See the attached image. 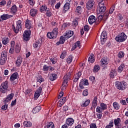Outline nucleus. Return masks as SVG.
I'll return each mask as SVG.
<instances>
[{
    "label": "nucleus",
    "mask_w": 128,
    "mask_h": 128,
    "mask_svg": "<svg viewBox=\"0 0 128 128\" xmlns=\"http://www.w3.org/2000/svg\"><path fill=\"white\" fill-rule=\"evenodd\" d=\"M58 28H54L52 32H48L47 34V36L48 38H50V40H54L58 36Z\"/></svg>",
    "instance_id": "f257e3e1"
},
{
    "label": "nucleus",
    "mask_w": 128,
    "mask_h": 128,
    "mask_svg": "<svg viewBox=\"0 0 128 128\" xmlns=\"http://www.w3.org/2000/svg\"><path fill=\"white\" fill-rule=\"evenodd\" d=\"M115 86L118 90H124L126 88V83L124 82H120L119 81H116L115 82Z\"/></svg>",
    "instance_id": "f03ea898"
},
{
    "label": "nucleus",
    "mask_w": 128,
    "mask_h": 128,
    "mask_svg": "<svg viewBox=\"0 0 128 128\" xmlns=\"http://www.w3.org/2000/svg\"><path fill=\"white\" fill-rule=\"evenodd\" d=\"M8 81L6 80L0 86V92L2 94H6L8 89Z\"/></svg>",
    "instance_id": "7ed1b4c3"
},
{
    "label": "nucleus",
    "mask_w": 128,
    "mask_h": 128,
    "mask_svg": "<svg viewBox=\"0 0 128 128\" xmlns=\"http://www.w3.org/2000/svg\"><path fill=\"white\" fill-rule=\"evenodd\" d=\"M106 8L104 6V2H99L97 8L98 14H104L106 12Z\"/></svg>",
    "instance_id": "20e7f679"
},
{
    "label": "nucleus",
    "mask_w": 128,
    "mask_h": 128,
    "mask_svg": "<svg viewBox=\"0 0 128 128\" xmlns=\"http://www.w3.org/2000/svg\"><path fill=\"white\" fill-rule=\"evenodd\" d=\"M16 27L14 25H12V30L15 34H18L19 32L22 30V20H18L16 22Z\"/></svg>",
    "instance_id": "39448f33"
},
{
    "label": "nucleus",
    "mask_w": 128,
    "mask_h": 128,
    "mask_svg": "<svg viewBox=\"0 0 128 128\" xmlns=\"http://www.w3.org/2000/svg\"><path fill=\"white\" fill-rule=\"evenodd\" d=\"M126 40V35L124 32L120 34L116 38V40L118 42H124Z\"/></svg>",
    "instance_id": "423d86ee"
},
{
    "label": "nucleus",
    "mask_w": 128,
    "mask_h": 128,
    "mask_svg": "<svg viewBox=\"0 0 128 128\" xmlns=\"http://www.w3.org/2000/svg\"><path fill=\"white\" fill-rule=\"evenodd\" d=\"M30 30H26L23 34V39L26 41L30 40Z\"/></svg>",
    "instance_id": "0eeeda50"
},
{
    "label": "nucleus",
    "mask_w": 128,
    "mask_h": 128,
    "mask_svg": "<svg viewBox=\"0 0 128 128\" xmlns=\"http://www.w3.org/2000/svg\"><path fill=\"white\" fill-rule=\"evenodd\" d=\"M114 122L115 128H122V120H120V118L114 119Z\"/></svg>",
    "instance_id": "6e6552de"
},
{
    "label": "nucleus",
    "mask_w": 128,
    "mask_h": 128,
    "mask_svg": "<svg viewBox=\"0 0 128 128\" xmlns=\"http://www.w3.org/2000/svg\"><path fill=\"white\" fill-rule=\"evenodd\" d=\"M108 16H110V12H106L103 15H100L98 16V20H99V22H102V20H108Z\"/></svg>",
    "instance_id": "1a4fd4ad"
},
{
    "label": "nucleus",
    "mask_w": 128,
    "mask_h": 128,
    "mask_svg": "<svg viewBox=\"0 0 128 128\" xmlns=\"http://www.w3.org/2000/svg\"><path fill=\"white\" fill-rule=\"evenodd\" d=\"M94 6V0H89L88 1L86 4V8L87 10H92V8Z\"/></svg>",
    "instance_id": "9d476101"
},
{
    "label": "nucleus",
    "mask_w": 128,
    "mask_h": 128,
    "mask_svg": "<svg viewBox=\"0 0 128 128\" xmlns=\"http://www.w3.org/2000/svg\"><path fill=\"white\" fill-rule=\"evenodd\" d=\"M100 40L102 44H104L106 40V31H103L100 36Z\"/></svg>",
    "instance_id": "9b49d317"
},
{
    "label": "nucleus",
    "mask_w": 128,
    "mask_h": 128,
    "mask_svg": "<svg viewBox=\"0 0 128 128\" xmlns=\"http://www.w3.org/2000/svg\"><path fill=\"white\" fill-rule=\"evenodd\" d=\"M42 42V38H40L35 43L33 44L34 48H40Z\"/></svg>",
    "instance_id": "f8f14e48"
},
{
    "label": "nucleus",
    "mask_w": 128,
    "mask_h": 128,
    "mask_svg": "<svg viewBox=\"0 0 128 128\" xmlns=\"http://www.w3.org/2000/svg\"><path fill=\"white\" fill-rule=\"evenodd\" d=\"M42 87H40L37 90L36 92H35L34 94V100H38L40 96V94H42Z\"/></svg>",
    "instance_id": "ddd939ff"
},
{
    "label": "nucleus",
    "mask_w": 128,
    "mask_h": 128,
    "mask_svg": "<svg viewBox=\"0 0 128 128\" xmlns=\"http://www.w3.org/2000/svg\"><path fill=\"white\" fill-rule=\"evenodd\" d=\"M88 20L90 24H92L95 22L96 20H98V22H100L98 20V18H97V19H96V16H90L88 18Z\"/></svg>",
    "instance_id": "4468645a"
},
{
    "label": "nucleus",
    "mask_w": 128,
    "mask_h": 128,
    "mask_svg": "<svg viewBox=\"0 0 128 128\" xmlns=\"http://www.w3.org/2000/svg\"><path fill=\"white\" fill-rule=\"evenodd\" d=\"M74 36V32L72 30L66 31L65 34H64V36L66 40H68L70 38Z\"/></svg>",
    "instance_id": "2eb2a0df"
},
{
    "label": "nucleus",
    "mask_w": 128,
    "mask_h": 128,
    "mask_svg": "<svg viewBox=\"0 0 128 128\" xmlns=\"http://www.w3.org/2000/svg\"><path fill=\"white\" fill-rule=\"evenodd\" d=\"M26 28H27V30H30V28H32V21L30 20H28V19H27L26 20Z\"/></svg>",
    "instance_id": "dca6fc26"
},
{
    "label": "nucleus",
    "mask_w": 128,
    "mask_h": 128,
    "mask_svg": "<svg viewBox=\"0 0 128 128\" xmlns=\"http://www.w3.org/2000/svg\"><path fill=\"white\" fill-rule=\"evenodd\" d=\"M100 62V66H104V64H108V60L106 57L103 58L101 59Z\"/></svg>",
    "instance_id": "f3484780"
},
{
    "label": "nucleus",
    "mask_w": 128,
    "mask_h": 128,
    "mask_svg": "<svg viewBox=\"0 0 128 128\" xmlns=\"http://www.w3.org/2000/svg\"><path fill=\"white\" fill-rule=\"evenodd\" d=\"M14 94L12 93L9 94L8 96H7L6 99L4 100V104H6V102H10L14 98Z\"/></svg>",
    "instance_id": "a211bd4d"
},
{
    "label": "nucleus",
    "mask_w": 128,
    "mask_h": 128,
    "mask_svg": "<svg viewBox=\"0 0 128 128\" xmlns=\"http://www.w3.org/2000/svg\"><path fill=\"white\" fill-rule=\"evenodd\" d=\"M80 48V41H78L72 44L71 51L73 52V50H76V48Z\"/></svg>",
    "instance_id": "6ab92c4d"
},
{
    "label": "nucleus",
    "mask_w": 128,
    "mask_h": 128,
    "mask_svg": "<svg viewBox=\"0 0 128 128\" xmlns=\"http://www.w3.org/2000/svg\"><path fill=\"white\" fill-rule=\"evenodd\" d=\"M49 80H51V82H54V80H56V79L58 78V75L56 74H50L48 76Z\"/></svg>",
    "instance_id": "aec40b11"
},
{
    "label": "nucleus",
    "mask_w": 128,
    "mask_h": 128,
    "mask_svg": "<svg viewBox=\"0 0 128 128\" xmlns=\"http://www.w3.org/2000/svg\"><path fill=\"white\" fill-rule=\"evenodd\" d=\"M12 18V15L4 14L0 16V18L2 20H8V18Z\"/></svg>",
    "instance_id": "412c9836"
},
{
    "label": "nucleus",
    "mask_w": 128,
    "mask_h": 128,
    "mask_svg": "<svg viewBox=\"0 0 128 128\" xmlns=\"http://www.w3.org/2000/svg\"><path fill=\"white\" fill-rule=\"evenodd\" d=\"M18 77V74L16 72L11 75V76H10V82H12L14 80H16Z\"/></svg>",
    "instance_id": "4be33fe9"
},
{
    "label": "nucleus",
    "mask_w": 128,
    "mask_h": 128,
    "mask_svg": "<svg viewBox=\"0 0 128 128\" xmlns=\"http://www.w3.org/2000/svg\"><path fill=\"white\" fill-rule=\"evenodd\" d=\"M65 42L66 38H64V36H60L59 41L56 42V44H57V46H60V44H64Z\"/></svg>",
    "instance_id": "5701e85b"
},
{
    "label": "nucleus",
    "mask_w": 128,
    "mask_h": 128,
    "mask_svg": "<svg viewBox=\"0 0 128 128\" xmlns=\"http://www.w3.org/2000/svg\"><path fill=\"white\" fill-rule=\"evenodd\" d=\"M22 57L19 56L16 61V66L20 67L22 66Z\"/></svg>",
    "instance_id": "b1692460"
},
{
    "label": "nucleus",
    "mask_w": 128,
    "mask_h": 128,
    "mask_svg": "<svg viewBox=\"0 0 128 128\" xmlns=\"http://www.w3.org/2000/svg\"><path fill=\"white\" fill-rule=\"evenodd\" d=\"M24 128H32V123L30 121H24L23 122Z\"/></svg>",
    "instance_id": "393cba45"
},
{
    "label": "nucleus",
    "mask_w": 128,
    "mask_h": 128,
    "mask_svg": "<svg viewBox=\"0 0 128 128\" xmlns=\"http://www.w3.org/2000/svg\"><path fill=\"white\" fill-rule=\"evenodd\" d=\"M66 122L68 126H72L74 122V120L72 118H68L66 119Z\"/></svg>",
    "instance_id": "a878e982"
},
{
    "label": "nucleus",
    "mask_w": 128,
    "mask_h": 128,
    "mask_svg": "<svg viewBox=\"0 0 128 128\" xmlns=\"http://www.w3.org/2000/svg\"><path fill=\"white\" fill-rule=\"evenodd\" d=\"M30 14L31 16H36V14H38V10L34 8L31 9L30 12Z\"/></svg>",
    "instance_id": "bb28decb"
},
{
    "label": "nucleus",
    "mask_w": 128,
    "mask_h": 128,
    "mask_svg": "<svg viewBox=\"0 0 128 128\" xmlns=\"http://www.w3.org/2000/svg\"><path fill=\"white\" fill-rule=\"evenodd\" d=\"M82 76V72H78V74L74 75V82H76L80 78V76Z\"/></svg>",
    "instance_id": "cd10ccee"
},
{
    "label": "nucleus",
    "mask_w": 128,
    "mask_h": 128,
    "mask_svg": "<svg viewBox=\"0 0 128 128\" xmlns=\"http://www.w3.org/2000/svg\"><path fill=\"white\" fill-rule=\"evenodd\" d=\"M78 20H80V18H76L72 23V26L74 28H76V26H78Z\"/></svg>",
    "instance_id": "c85d7f7f"
},
{
    "label": "nucleus",
    "mask_w": 128,
    "mask_h": 128,
    "mask_svg": "<svg viewBox=\"0 0 128 128\" xmlns=\"http://www.w3.org/2000/svg\"><path fill=\"white\" fill-rule=\"evenodd\" d=\"M66 102V98L64 97L60 99L58 102V106H62Z\"/></svg>",
    "instance_id": "c756f323"
},
{
    "label": "nucleus",
    "mask_w": 128,
    "mask_h": 128,
    "mask_svg": "<svg viewBox=\"0 0 128 128\" xmlns=\"http://www.w3.org/2000/svg\"><path fill=\"white\" fill-rule=\"evenodd\" d=\"M68 80L66 78H64L63 83H62V86L61 87L62 90H66V84H68Z\"/></svg>",
    "instance_id": "7c9ffc66"
},
{
    "label": "nucleus",
    "mask_w": 128,
    "mask_h": 128,
    "mask_svg": "<svg viewBox=\"0 0 128 128\" xmlns=\"http://www.w3.org/2000/svg\"><path fill=\"white\" fill-rule=\"evenodd\" d=\"M18 12V7L16 4H14L11 8H10V12L12 14H16V13Z\"/></svg>",
    "instance_id": "2f4dec72"
},
{
    "label": "nucleus",
    "mask_w": 128,
    "mask_h": 128,
    "mask_svg": "<svg viewBox=\"0 0 128 128\" xmlns=\"http://www.w3.org/2000/svg\"><path fill=\"white\" fill-rule=\"evenodd\" d=\"M98 106V97L95 96L92 102V106L96 108V106Z\"/></svg>",
    "instance_id": "473e14b6"
},
{
    "label": "nucleus",
    "mask_w": 128,
    "mask_h": 128,
    "mask_svg": "<svg viewBox=\"0 0 128 128\" xmlns=\"http://www.w3.org/2000/svg\"><path fill=\"white\" fill-rule=\"evenodd\" d=\"M40 110H42V107H40V106H37L33 109L32 112L33 114H38Z\"/></svg>",
    "instance_id": "72a5a7b5"
},
{
    "label": "nucleus",
    "mask_w": 128,
    "mask_h": 128,
    "mask_svg": "<svg viewBox=\"0 0 128 128\" xmlns=\"http://www.w3.org/2000/svg\"><path fill=\"white\" fill-rule=\"evenodd\" d=\"M116 74H117L115 70H112L110 74V78H114L116 76Z\"/></svg>",
    "instance_id": "f704fd0d"
},
{
    "label": "nucleus",
    "mask_w": 128,
    "mask_h": 128,
    "mask_svg": "<svg viewBox=\"0 0 128 128\" xmlns=\"http://www.w3.org/2000/svg\"><path fill=\"white\" fill-rule=\"evenodd\" d=\"M1 58H6L8 60V51H2L1 54Z\"/></svg>",
    "instance_id": "c9c22d12"
},
{
    "label": "nucleus",
    "mask_w": 128,
    "mask_h": 128,
    "mask_svg": "<svg viewBox=\"0 0 128 128\" xmlns=\"http://www.w3.org/2000/svg\"><path fill=\"white\" fill-rule=\"evenodd\" d=\"M80 82L81 83V84H83L84 86H88L89 84L88 80L86 78L82 79Z\"/></svg>",
    "instance_id": "e433bc0d"
},
{
    "label": "nucleus",
    "mask_w": 128,
    "mask_h": 128,
    "mask_svg": "<svg viewBox=\"0 0 128 128\" xmlns=\"http://www.w3.org/2000/svg\"><path fill=\"white\" fill-rule=\"evenodd\" d=\"M88 62H92V64L94 62V54H91L89 56Z\"/></svg>",
    "instance_id": "4c0bfd02"
},
{
    "label": "nucleus",
    "mask_w": 128,
    "mask_h": 128,
    "mask_svg": "<svg viewBox=\"0 0 128 128\" xmlns=\"http://www.w3.org/2000/svg\"><path fill=\"white\" fill-rule=\"evenodd\" d=\"M113 106L114 108V110H120V104H118V102H114L113 103Z\"/></svg>",
    "instance_id": "58836bf2"
},
{
    "label": "nucleus",
    "mask_w": 128,
    "mask_h": 128,
    "mask_svg": "<svg viewBox=\"0 0 128 128\" xmlns=\"http://www.w3.org/2000/svg\"><path fill=\"white\" fill-rule=\"evenodd\" d=\"M100 107L103 110H108V105L105 104L104 103H100Z\"/></svg>",
    "instance_id": "ea45409f"
},
{
    "label": "nucleus",
    "mask_w": 128,
    "mask_h": 128,
    "mask_svg": "<svg viewBox=\"0 0 128 128\" xmlns=\"http://www.w3.org/2000/svg\"><path fill=\"white\" fill-rule=\"evenodd\" d=\"M44 128H54V124L52 122H48V124L44 126Z\"/></svg>",
    "instance_id": "a19ab883"
},
{
    "label": "nucleus",
    "mask_w": 128,
    "mask_h": 128,
    "mask_svg": "<svg viewBox=\"0 0 128 128\" xmlns=\"http://www.w3.org/2000/svg\"><path fill=\"white\" fill-rule=\"evenodd\" d=\"M90 100H88L86 101H85V102L82 104L81 106L82 108H86V106H88L90 104Z\"/></svg>",
    "instance_id": "79ce46f5"
},
{
    "label": "nucleus",
    "mask_w": 128,
    "mask_h": 128,
    "mask_svg": "<svg viewBox=\"0 0 128 128\" xmlns=\"http://www.w3.org/2000/svg\"><path fill=\"white\" fill-rule=\"evenodd\" d=\"M6 58L1 57L0 60V64L1 66H4V64H6Z\"/></svg>",
    "instance_id": "37998d69"
},
{
    "label": "nucleus",
    "mask_w": 128,
    "mask_h": 128,
    "mask_svg": "<svg viewBox=\"0 0 128 128\" xmlns=\"http://www.w3.org/2000/svg\"><path fill=\"white\" fill-rule=\"evenodd\" d=\"M15 52L16 54H18L20 52V46L18 44H16Z\"/></svg>",
    "instance_id": "c03bdc74"
},
{
    "label": "nucleus",
    "mask_w": 128,
    "mask_h": 128,
    "mask_svg": "<svg viewBox=\"0 0 128 128\" xmlns=\"http://www.w3.org/2000/svg\"><path fill=\"white\" fill-rule=\"evenodd\" d=\"M114 128V121L110 120L108 124L106 125L105 128Z\"/></svg>",
    "instance_id": "a18cd8bd"
},
{
    "label": "nucleus",
    "mask_w": 128,
    "mask_h": 128,
    "mask_svg": "<svg viewBox=\"0 0 128 128\" xmlns=\"http://www.w3.org/2000/svg\"><path fill=\"white\" fill-rule=\"evenodd\" d=\"M124 66H125L124 64H121V65L118 68V72H122L124 70Z\"/></svg>",
    "instance_id": "49530a36"
},
{
    "label": "nucleus",
    "mask_w": 128,
    "mask_h": 128,
    "mask_svg": "<svg viewBox=\"0 0 128 128\" xmlns=\"http://www.w3.org/2000/svg\"><path fill=\"white\" fill-rule=\"evenodd\" d=\"M100 68L99 65H95L93 69L94 72H98L100 70Z\"/></svg>",
    "instance_id": "de8ad7c7"
},
{
    "label": "nucleus",
    "mask_w": 128,
    "mask_h": 128,
    "mask_svg": "<svg viewBox=\"0 0 128 128\" xmlns=\"http://www.w3.org/2000/svg\"><path fill=\"white\" fill-rule=\"evenodd\" d=\"M72 76V74L70 72L67 73L66 75L64 76V78H66L67 80H70Z\"/></svg>",
    "instance_id": "09e8293b"
},
{
    "label": "nucleus",
    "mask_w": 128,
    "mask_h": 128,
    "mask_svg": "<svg viewBox=\"0 0 128 128\" xmlns=\"http://www.w3.org/2000/svg\"><path fill=\"white\" fill-rule=\"evenodd\" d=\"M40 10L41 12H43L44 10H46V4L42 5L40 8Z\"/></svg>",
    "instance_id": "8fccbe9b"
},
{
    "label": "nucleus",
    "mask_w": 128,
    "mask_h": 128,
    "mask_svg": "<svg viewBox=\"0 0 128 128\" xmlns=\"http://www.w3.org/2000/svg\"><path fill=\"white\" fill-rule=\"evenodd\" d=\"M10 40H8V38H4L2 39V44H8Z\"/></svg>",
    "instance_id": "3c124183"
},
{
    "label": "nucleus",
    "mask_w": 128,
    "mask_h": 128,
    "mask_svg": "<svg viewBox=\"0 0 128 128\" xmlns=\"http://www.w3.org/2000/svg\"><path fill=\"white\" fill-rule=\"evenodd\" d=\"M66 56V51H64L60 55V58H62V60H64Z\"/></svg>",
    "instance_id": "603ef678"
},
{
    "label": "nucleus",
    "mask_w": 128,
    "mask_h": 128,
    "mask_svg": "<svg viewBox=\"0 0 128 128\" xmlns=\"http://www.w3.org/2000/svg\"><path fill=\"white\" fill-rule=\"evenodd\" d=\"M104 110H102V109L100 108V106H98L96 108V112H98V114H102V112Z\"/></svg>",
    "instance_id": "864d4df0"
},
{
    "label": "nucleus",
    "mask_w": 128,
    "mask_h": 128,
    "mask_svg": "<svg viewBox=\"0 0 128 128\" xmlns=\"http://www.w3.org/2000/svg\"><path fill=\"white\" fill-rule=\"evenodd\" d=\"M37 82L40 84L42 82H44V79L42 78V76H40L39 78H37Z\"/></svg>",
    "instance_id": "5fc2aeb1"
},
{
    "label": "nucleus",
    "mask_w": 128,
    "mask_h": 128,
    "mask_svg": "<svg viewBox=\"0 0 128 128\" xmlns=\"http://www.w3.org/2000/svg\"><path fill=\"white\" fill-rule=\"evenodd\" d=\"M124 53L123 52L120 51L118 54V57L119 58H124Z\"/></svg>",
    "instance_id": "6e6d98bb"
},
{
    "label": "nucleus",
    "mask_w": 128,
    "mask_h": 128,
    "mask_svg": "<svg viewBox=\"0 0 128 128\" xmlns=\"http://www.w3.org/2000/svg\"><path fill=\"white\" fill-rule=\"evenodd\" d=\"M68 64H70L72 62V56H70L67 58L66 60Z\"/></svg>",
    "instance_id": "4d7b16f0"
},
{
    "label": "nucleus",
    "mask_w": 128,
    "mask_h": 128,
    "mask_svg": "<svg viewBox=\"0 0 128 128\" xmlns=\"http://www.w3.org/2000/svg\"><path fill=\"white\" fill-rule=\"evenodd\" d=\"M50 68V66H48L47 65L45 64L44 66H43V69L42 70L44 71V72H48V70Z\"/></svg>",
    "instance_id": "13d9d810"
},
{
    "label": "nucleus",
    "mask_w": 128,
    "mask_h": 128,
    "mask_svg": "<svg viewBox=\"0 0 128 128\" xmlns=\"http://www.w3.org/2000/svg\"><path fill=\"white\" fill-rule=\"evenodd\" d=\"M70 4H69L68 2H66V4L64 5V8H66V10H68L70 8Z\"/></svg>",
    "instance_id": "bf43d9fd"
},
{
    "label": "nucleus",
    "mask_w": 128,
    "mask_h": 128,
    "mask_svg": "<svg viewBox=\"0 0 128 128\" xmlns=\"http://www.w3.org/2000/svg\"><path fill=\"white\" fill-rule=\"evenodd\" d=\"M116 8V6H112L110 8V11H109V13L112 14V12H114V10Z\"/></svg>",
    "instance_id": "052dcab7"
},
{
    "label": "nucleus",
    "mask_w": 128,
    "mask_h": 128,
    "mask_svg": "<svg viewBox=\"0 0 128 128\" xmlns=\"http://www.w3.org/2000/svg\"><path fill=\"white\" fill-rule=\"evenodd\" d=\"M82 10V6H78L76 8V12L78 14H80Z\"/></svg>",
    "instance_id": "680f3d73"
},
{
    "label": "nucleus",
    "mask_w": 128,
    "mask_h": 128,
    "mask_svg": "<svg viewBox=\"0 0 128 128\" xmlns=\"http://www.w3.org/2000/svg\"><path fill=\"white\" fill-rule=\"evenodd\" d=\"M6 1L4 0H3L1 2H0V6L1 7L6 6Z\"/></svg>",
    "instance_id": "e2e57ef3"
},
{
    "label": "nucleus",
    "mask_w": 128,
    "mask_h": 128,
    "mask_svg": "<svg viewBox=\"0 0 128 128\" xmlns=\"http://www.w3.org/2000/svg\"><path fill=\"white\" fill-rule=\"evenodd\" d=\"M88 94V90L86 89L83 91L82 96H86Z\"/></svg>",
    "instance_id": "0e129e2a"
},
{
    "label": "nucleus",
    "mask_w": 128,
    "mask_h": 128,
    "mask_svg": "<svg viewBox=\"0 0 128 128\" xmlns=\"http://www.w3.org/2000/svg\"><path fill=\"white\" fill-rule=\"evenodd\" d=\"M89 78L90 82H96V78L94 76H90Z\"/></svg>",
    "instance_id": "69168bd1"
},
{
    "label": "nucleus",
    "mask_w": 128,
    "mask_h": 128,
    "mask_svg": "<svg viewBox=\"0 0 128 128\" xmlns=\"http://www.w3.org/2000/svg\"><path fill=\"white\" fill-rule=\"evenodd\" d=\"M50 62H52V64H56V58H50Z\"/></svg>",
    "instance_id": "338daca9"
},
{
    "label": "nucleus",
    "mask_w": 128,
    "mask_h": 128,
    "mask_svg": "<svg viewBox=\"0 0 128 128\" xmlns=\"http://www.w3.org/2000/svg\"><path fill=\"white\" fill-rule=\"evenodd\" d=\"M46 14L47 16L50 18L52 16V11H48V12H46Z\"/></svg>",
    "instance_id": "774afa93"
}]
</instances>
